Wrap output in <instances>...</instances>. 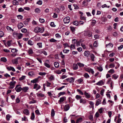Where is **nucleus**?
<instances>
[{
    "label": "nucleus",
    "mask_w": 123,
    "mask_h": 123,
    "mask_svg": "<svg viewBox=\"0 0 123 123\" xmlns=\"http://www.w3.org/2000/svg\"><path fill=\"white\" fill-rule=\"evenodd\" d=\"M84 77L86 78L87 79L90 77L89 75L87 73H85L83 75Z\"/></svg>",
    "instance_id": "33"
},
{
    "label": "nucleus",
    "mask_w": 123,
    "mask_h": 123,
    "mask_svg": "<svg viewBox=\"0 0 123 123\" xmlns=\"http://www.w3.org/2000/svg\"><path fill=\"white\" fill-rule=\"evenodd\" d=\"M66 80L69 82L71 83L73 82L74 81V79L73 77L67 79Z\"/></svg>",
    "instance_id": "6"
},
{
    "label": "nucleus",
    "mask_w": 123,
    "mask_h": 123,
    "mask_svg": "<svg viewBox=\"0 0 123 123\" xmlns=\"http://www.w3.org/2000/svg\"><path fill=\"white\" fill-rule=\"evenodd\" d=\"M73 24L77 26L78 25L79 22L77 21H75L73 23Z\"/></svg>",
    "instance_id": "60"
},
{
    "label": "nucleus",
    "mask_w": 123,
    "mask_h": 123,
    "mask_svg": "<svg viewBox=\"0 0 123 123\" xmlns=\"http://www.w3.org/2000/svg\"><path fill=\"white\" fill-rule=\"evenodd\" d=\"M49 41L51 42H54L56 41V40L54 39V38H52L51 39L49 40Z\"/></svg>",
    "instance_id": "57"
},
{
    "label": "nucleus",
    "mask_w": 123,
    "mask_h": 123,
    "mask_svg": "<svg viewBox=\"0 0 123 123\" xmlns=\"http://www.w3.org/2000/svg\"><path fill=\"white\" fill-rule=\"evenodd\" d=\"M70 107L68 104H67L65 106L64 110L65 111H67L69 109Z\"/></svg>",
    "instance_id": "13"
},
{
    "label": "nucleus",
    "mask_w": 123,
    "mask_h": 123,
    "mask_svg": "<svg viewBox=\"0 0 123 123\" xmlns=\"http://www.w3.org/2000/svg\"><path fill=\"white\" fill-rule=\"evenodd\" d=\"M70 18L69 17L65 18L63 19V21L65 24L68 23L70 21Z\"/></svg>",
    "instance_id": "5"
},
{
    "label": "nucleus",
    "mask_w": 123,
    "mask_h": 123,
    "mask_svg": "<svg viewBox=\"0 0 123 123\" xmlns=\"http://www.w3.org/2000/svg\"><path fill=\"white\" fill-rule=\"evenodd\" d=\"M27 31V29L24 28L22 29L21 30V31L23 33H25Z\"/></svg>",
    "instance_id": "50"
},
{
    "label": "nucleus",
    "mask_w": 123,
    "mask_h": 123,
    "mask_svg": "<svg viewBox=\"0 0 123 123\" xmlns=\"http://www.w3.org/2000/svg\"><path fill=\"white\" fill-rule=\"evenodd\" d=\"M115 66V65L113 63H112L110 64L109 65V68H114Z\"/></svg>",
    "instance_id": "52"
},
{
    "label": "nucleus",
    "mask_w": 123,
    "mask_h": 123,
    "mask_svg": "<svg viewBox=\"0 0 123 123\" xmlns=\"http://www.w3.org/2000/svg\"><path fill=\"white\" fill-rule=\"evenodd\" d=\"M18 51V50L16 49L13 48L11 50V51L12 53L17 52Z\"/></svg>",
    "instance_id": "44"
},
{
    "label": "nucleus",
    "mask_w": 123,
    "mask_h": 123,
    "mask_svg": "<svg viewBox=\"0 0 123 123\" xmlns=\"http://www.w3.org/2000/svg\"><path fill=\"white\" fill-rule=\"evenodd\" d=\"M101 101L100 99H97L96 101L95 105L97 106L99 104H101Z\"/></svg>",
    "instance_id": "11"
},
{
    "label": "nucleus",
    "mask_w": 123,
    "mask_h": 123,
    "mask_svg": "<svg viewBox=\"0 0 123 123\" xmlns=\"http://www.w3.org/2000/svg\"><path fill=\"white\" fill-rule=\"evenodd\" d=\"M55 111L54 109H52L51 111V115L52 117H53L55 115Z\"/></svg>",
    "instance_id": "41"
},
{
    "label": "nucleus",
    "mask_w": 123,
    "mask_h": 123,
    "mask_svg": "<svg viewBox=\"0 0 123 123\" xmlns=\"http://www.w3.org/2000/svg\"><path fill=\"white\" fill-rule=\"evenodd\" d=\"M24 10L23 9L22 7H20L18 9V11L19 12H24Z\"/></svg>",
    "instance_id": "51"
},
{
    "label": "nucleus",
    "mask_w": 123,
    "mask_h": 123,
    "mask_svg": "<svg viewBox=\"0 0 123 123\" xmlns=\"http://www.w3.org/2000/svg\"><path fill=\"white\" fill-rule=\"evenodd\" d=\"M98 44L97 41H95L94 42L93 44V46L94 47H97L98 46Z\"/></svg>",
    "instance_id": "40"
},
{
    "label": "nucleus",
    "mask_w": 123,
    "mask_h": 123,
    "mask_svg": "<svg viewBox=\"0 0 123 123\" xmlns=\"http://www.w3.org/2000/svg\"><path fill=\"white\" fill-rule=\"evenodd\" d=\"M63 45L64 46V47L65 48L67 47H70V46L68 45V44L67 43L63 44Z\"/></svg>",
    "instance_id": "53"
},
{
    "label": "nucleus",
    "mask_w": 123,
    "mask_h": 123,
    "mask_svg": "<svg viewBox=\"0 0 123 123\" xmlns=\"http://www.w3.org/2000/svg\"><path fill=\"white\" fill-rule=\"evenodd\" d=\"M109 46V47H110L112 48L113 47V45L112 43H109L108 44H107L106 45V47H108Z\"/></svg>",
    "instance_id": "35"
},
{
    "label": "nucleus",
    "mask_w": 123,
    "mask_h": 123,
    "mask_svg": "<svg viewBox=\"0 0 123 123\" xmlns=\"http://www.w3.org/2000/svg\"><path fill=\"white\" fill-rule=\"evenodd\" d=\"M43 3L42 1L41 0H39L38 1H37L36 4H38L39 5H41Z\"/></svg>",
    "instance_id": "45"
},
{
    "label": "nucleus",
    "mask_w": 123,
    "mask_h": 123,
    "mask_svg": "<svg viewBox=\"0 0 123 123\" xmlns=\"http://www.w3.org/2000/svg\"><path fill=\"white\" fill-rule=\"evenodd\" d=\"M37 46L38 48L40 49L42 48V43L41 42L37 43Z\"/></svg>",
    "instance_id": "15"
},
{
    "label": "nucleus",
    "mask_w": 123,
    "mask_h": 123,
    "mask_svg": "<svg viewBox=\"0 0 123 123\" xmlns=\"http://www.w3.org/2000/svg\"><path fill=\"white\" fill-rule=\"evenodd\" d=\"M44 31V29L43 28H40L38 27H35L34 29V31L36 33L40 32L42 33Z\"/></svg>",
    "instance_id": "1"
},
{
    "label": "nucleus",
    "mask_w": 123,
    "mask_h": 123,
    "mask_svg": "<svg viewBox=\"0 0 123 123\" xmlns=\"http://www.w3.org/2000/svg\"><path fill=\"white\" fill-rule=\"evenodd\" d=\"M23 25L22 23H20L18 24V27L19 29H20L23 26Z\"/></svg>",
    "instance_id": "10"
},
{
    "label": "nucleus",
    "mask_w": 123,
    "mask_h": 123,
    "mask_svg": "<svg viewBox=\"0 0 123 123\" xmlns=\"http://www.w3.org/2000/svg\"><path fill=\"white\" fill-rule=\"evenodd\" d=\"M65 98H66L65 97H62L58 101V102L61 103L63 102L65 100Z\"/></svg>",
    "instance_id": "12"
},
{
    "label": "nucleus",
    "mask_w": 123,
    "mask_h": 123,
    "mask_svg": "<svg viewBox=\"0 0 123 123\" xmlns=\"http://www.w3.org/2000/svg\"><path fill=\"white\" fill-rule=\"evenodd\" d=\"M77 64L80 67H83L84 65L83 64L79 62L77 63Z\"/></svg>",
    "instance_id": "29"
},
{
    "label": "nucleus",
    "mask_w": 123,
    "mask_h": 123,
    "mask_svg": "<svg viewBox=\"0 0 123 123\" xmlns=\"http://www.w3.org/2000/svg\"><path fill=\"white\" fill-rule=\"evenodd\" d=\"M119 76L117 75L116 74H113L112 76V78L115 80H116L118 78Z\"/></svg>",
    "instance_id": "19"
},
{
    "label": "nucleus",
    "mask_w": 123,
    "mask_h": 123,
    "mask_svg": "<svg viewBox=\"0 0 123 123\" xmlns=\"http://www.w3.org/2000/svg\"><path fill=\"white\" fill-rule=\"evenodd\" d=\"M28 44L31 45H32L34 44L33 42L31 40H29L28 41Z\"/></svg>",
    "instance_id": "37"
},
{
    "label": "nucleus",
    "mask_w": 123,
    "mask_h": 123,
    "mask_svg": "<svg viewBox=\"0 0 123 123\" xmlns=\"http://www.w3.org/2000/svg\"><path fill=\"white\" fill-rule=\"evenodd\" d=\"M78 64H74L73 65V68L74 70H76L78 69V66L77 65Z\"/></svg>",
    "instance_id": "22"
},
{
    "label": "nucleus",
    "mask_w": 123,
    "mask_h": 123,
    "mask_svg": "<svg viewBox=\"0 0 123 123\" xmlns=\"http://www.w3.org/2000/svg\"><path fill=\"white\" fill-rule=\"evenodd\" d=\"M36 103V101L34 100H33L32 101H30L29 102V104H32L33 103Z\"/></svg>",
    "instance_id": "62"
},
{
    "label": "nucleus",
    "mask_w": 123,
    "mask_h": 123,
    "mask_svg": "<svg viewBox=\"0 0 123 123\" xmlns=\"http://www.w3.org/2000/svg\"><path fill=\"white\" fill-rule=\"evenodd\" d=\"M84 35L85 36H88L90 37L92 36V33L89 31H85Z\"/></svg>",
    "instance_id": "3"
},
{
    "label": "nucleus",
    "mask_w": 123,
    "mask_h": 123,
    "mask_svg": "<svg viewBox=\"0 0 123 123\" xmlns=\"http://www.w3.org/2000/svg\"><path fill=\"white\" fill-rule=\"evenodd\" d=\"M35 115L34 112H32L31 113V119L32 120H33L35 118Z\"/></svg>",
    "instance_id": "39"
},
{
    "label": "nucleus",
    "mask_w": 123,
    "mask_h": 123,
    "mask_svg": "<svg viewBox=\"0 0 123 123\" xmlns=\"http://www.w3.org/2000/svg\"><path fill=\"white\" fill-rule=\"evenodd\" d=\"M80 103H82L85 104L86 103V100L83 99H81L80 100Z\"/></svg>",
    "instance_id": "36"
},
{
    "label": "nucleus",
    "mask_w": 123,
    "mask_h": 123,
    "mask_svg": "<svg viewBox=\"0 0 123 123\" xmlns=\"http://www.w3.org/2000/svg\"><path fill=\"white\" fill-rule=\"evenodd\" d=\"M74 6V8L75 9H78L79 8V7L76 4H74L73 5Z\"/></svg>",
    "instance_id": "56"
},
{
    "label": "nucleus",
    "mask_w": 123,
    "mask_h": 123,
    "mask_svg": "<svg viewBox=\"0 0 123 123\" xmlns=\"http://www.w3.org/2000/svg\"><path fill=\"white\" fill-rule=\"evenodd\" d=\"M44 65L48 68H50V65L49 64L47 63L46 62H44Z\"/></svg>",
    "instance_id": "34"
},
{
    "label": "nucleus",
    "mask_w": 123,
    "mask_h": 123,
    "mask_svg": "<svg viewBox=\"0 0 123 123\" xmlns=\"http://www.w3.org/2000/svg\"><path fill=\"white\" fill-rule=\"evenodd\" d=\"M15 89L17 92H19L22 90V88L21 87L20 85H18L16 86Z\"/></svg>",
    "instance_id": "2"
},
{
    "label": "nucleus",
    "mask_w": 123,
    "mask_h": 123,
    "mask_svg": "<svg viewBox=\"0 0 123 123\" xmlns=\"http://www.w3.org/2000/svg\"><path fill=\"white\" fill-rule=\"evenodd\" d=\"M46 73H45L40 72L39 73V74L41 76L45 75H46Z\"/></svg>",
    "instance_id": "59"
},
{
    "label": "nucleus",
    "mask_w": 123,
    "mask_h": 123,
    "mask_svg": "<svg viewBox=\"0 0 123 123\" xmlns=\"http://www.w3.org/2000/svg\"><path fill=\"white\" fill-rule=\"evenodd\" d=\"M28 53L30 55H31L33 53L32 49H30L28 51Z\"/></svg>",
    "instance_id": "14"
},
{
    "label": "nucleus",
    "mask_w": 123,
    "mask_h": 123,
    "mask_svg": "<svg viewBox=\"0 0 123 123\" xmlns=\"http://www.w3.org/2000/svg\"><path fill=\"white\" fill-rule=\"evenodd\" d=\"M11 117V116H10L9 114H7L6 115V119L9 121L10 120V118Z\"/></svg>",
    "instance_id": "46"
},
{
    "label": "nucleus",
    "mask_w": 123,
    "mask_h": 123,
    "mask_svg": "<svg viewBox=\"0 0 123 123\" xmlns=\"http://www.w3.org/2000/svg\"><path fill=\"white\" fill-rule=\"evenodd\" d=\"M28 89V87L27 86H25L22 88V90L24 92H27V91Z\"/></svg>",
    "instance_id": "9"
},
{
    "label": "nucleus",
    "mask_w": 123,
    "mask_h": 123,
    "mask_svg": "<svg viewBox=\"0 0 123 123\" xmlns=\"http://www.w3.org/2000/svg\"><path fill=\"white\" fill-rule=\"evenodd\" d=\"M69 51V50L68 49H65L63 50V52L65 53H67Z\"/></svg>",
    "instance_id": "63"
},
{
    "label": "nucleus",
    "mask_w": 123,
    "mask_h": 123,
    "mask_svg": "<svg viewBox=\"0 0 123 123\" xmlns=\"http://www.w3.org/2000/svg\"><path fill=\"white\" fill-rule=\"evenodd\" d=\"M38 78H36L33 80H31V83H36L38 81Z\"/></svg>",
    "instance_id": "24"
},
{
    "label": "nucleus",
    "mask_w": 123,
    "mask_h": 123,
    "mask_svg": "<svg viewBox=\"0 0 123 123\" xmlns=\"http://www.w3.org/2000/svg\"><path fill=\"white\" fill-rule=\"evenodd\" d=\"M84 94L86 96V97L87 98H89L91 96L90 94L88 93L85 92L84 93Z\"/></svg>",
    "instance_id": "8"
},
{
    "label": "nucleus",
    "mask_w": 123,
    "mask_h": 123,
    "mask_svg": "<svg viewBox=\"0 0 123 123\" xmlns=\"http://www.w3.org/2000/svg\"><path fill=\"white\" fill-rule=\"evenodd\" d=\"M12 42L11 40L8 41L7 42V44L8 46H11V42Z\"/></svg>",
    "instance_id": "54"
},
{
    "label": "nucleus",
    "mask_w": 123,
    "mask_h": 123,
    "mask_svg": "<svg viewBox=\"0 0 123 123\" xmlns=\"http://www.w3.org/2000/svg\"><path fill=\"white\" fill-rule=\"evenodd\" d=\"M40 53H43L45 55H47V53L44 50H42L40 52Z\"/></svg>",
    "instance_id": "55"
},
{
    "label": "nucleus",
    "mask_w": 123,
    "mask_h": 123,
    "mask_svg": "<svg viewBox=\"0 0 123 123\" xmlns=\"http://www.w3.org/2000/svg\"><path fill=\"white\" fill-rule=\"evenodd\" d=\"M84 54L85 56L88 57L90 55V52L89 51H85L84 52Z\"/></svg>",
    "instance_id": "16"
},
{
    "label": "nucleus",
    "mask_w": 123,
    "mask_h": 123,
    "mask_svg": "<svg viewBox=\"0 0 123 123\" xmlns=\"http://www.w3.org/2000/svg\"><path fill=\"white\" fill-rule=\"evenodd\" d=\"M22 34L21 33H18L17 37L18 39H20L22 37Z\"/></svg>",
    "instance_id": "31"
},
{
    "label": "nucleus",
    "mask_w": 123,
    "mask_h": 123,
    "mask_svg": "<svg viewBox=\"0 0 123 123\" xmlns=\"http://www.w3.org/2000/svg\"><path fill=\"white\" fill-rule=\"evenodd\" d=\"M35 12L38 13L40 12V10L38 8H37L35 9Z\"/></svg>",
    "instance_id": "38"
},
{
    "label": "nucleus",
    "mask_w": 123,
    "mask_h": 123,
    "mask_svg": "<svg viewBox=\"0 0 123 123\" xmlns=\"http://www.w3.org/2000/svg\"><path fill=\"white\" fill-rule=\"evenodd\" d=\"M13 5L15 6L18 5L19 3L16 0H14L12 1Z\"/></svg>",
    "instance_id": "20"
},
{
    "label": "nucleus",
    "mask_w": 123,
    "mask_h": 123,
    "mask_svg": "<svg viewBox=\"0 0 123 123\" xmlns=\"http://www.w3.org/2000/svg\"><path fill=\"white\" fill-rule=\"evenodd\" d=\"M109 73H111L112 74L114 73L115 72V71L114 69H111L108 72Z\"/></svg>",
    "instance_id": "49"
},
{
    "label": "nucleus",
    "mask_w": 123,
    "mask_h": 123,
    "mask_svg": "<svg viewBox=\"0 0 123 123\" xmlns=\"http://www.w3.org/2000/svg\"><path fill=\"white\" fill-rule=\"evenodd\" d=\"M80 42L79 41H77L76 42H73V43L74 44H76V46H78L80 45Z\"/></svg>",
    "instance_id": "17"
},
{
    "label": "nucleus",
    "mask_w": 123,
    "mask_h": 123,
    "mask_svg": "<svg viewBox=\"0 0 123 123\" xmlns=\"http://www.w3.org/2000/svg\"><path fill=\"white\" fill-rule=\"evenodd\" d=\"M30 20V18H27L26 20L25 21H24V23L25 25H27L28 24V22Z\"/></svg>",
    "instance_id": "18"
},
{
    "label": "nucleus",
    "mask_w": 123,
    "mask_h": 123,
    "mask_svg": "<svg viewBox=\"0 0 123 123\" xmlns=\"http://www.w3.org/2000/svg\"><path fill=\"white\" fill-rule=\"evenodd\" d=\"M83 79L82 78H81L77 80L76 81L78 82L80 84L83 81Z\"/></svg>",
    "instance_id": "32"
},
{
    "label": "nucleus",
    "mask_w": 123,
    "mask_h": 123,
    "mask_svg": "<svg viewBox=\"0 0 123 123\" xmlns=\"http://www.w3.org/2000/svg\"><path fill=\"white\" fill-rule=\"evenodd\" d=\"M77 92H78L81 95H83L84 94V93L83 92H82L79 89H77Z\"/></svg>",
    "instance_id": "48"
},
{
    "label": "nucleus",
    "mask_w": 123,
    "mask_h": 123,
    "mask_svg": "<svg viewBox=\"0 0 123 123\" xmlns=\"http://www.w3.org/2000/svg\"><path fill=\"white\" fill-rule=\"evenodd\" d=\"M6 28L9 31H10L11 30L13 31V30L10 27H9V26H7L6 27Z\"/></svg>",
    "instance_id": "61"
},
{
    "label": "nucleus",
    "mask_w": 123,
    "mask_h": 123,
    "mask_svg": "<svg viewBox=\"0 0 123 123\" xmlns=\"http://www.w3.org/2000/svg\"><path fill=\"white\" fill-rule=\"evenodd\" d=\"M70 29L73 33L75 31V28L71 26L70 27Z\"/></svg>",
    "instance_id": "43"
},
{
    "label": "nucleus",
    "mask_w": 123,
    "mask_h": 123,
    "mask_svg": "<svg viewBox=\"0 0 123 123\" xmlns=\"http://www.w3.org/2000/svg\"><path fill=\"white\" fill-rule=\"evenodd\" d=\"M23 113L27 116H28L29 114V110L27 109H25L23 111Z\"/></svg>",
    "instance_id": "7"
},
{
    "label": "nucleus",
    "mask_w": 123,
    "mask_h": 123,
    "mask_svg": "<svg viewBox=\"0 0 123 123\" xmlns=\"http://www.w3.org/2000/svg\"><path fill=\"white\" fill-rule=\"evenodd\" d=\"M103 84V81L102 80H100L97 83H96V84L98 85H101Z\"/></svg>",
    "instance_id": "23"
},
{
    "label": "nucleus",
    "mask_w": 123,
    "mask_h": 123,
    "mask_svg": "<svg viewBox=\"0 0 123 123\" xmlns=\"http://www.w3.org/2000/svg\"><path fill=\"white\" fill-rule=\"evenodd\" d=\"M16 83V82L14 81L13 82L11 81L10 83V86L9 87V88L10 89H12L15 87V85Z\"/></svg>",
    "instance_id": "4"
},
{
    "label": "nucleus",
    "mask_w": 123,
    "mask_h": 123,
    "mask_svg": "<svg viewBox=\"0 0 123 123\" xmlns=\"http://www.w3.org/2000/svg\"><path fill=\"white\" fill-rule=\"evenodd\" d=\"M12 63L14 64H17L18 63V59H13L12 60Z\"/></svg>",
    "instance_id": "21"
},
{
    "label": "nucleus",
    "mask_w": 123,
    "mask_h": 123,
    "mask_svg": "<svg viewBox=\"0 0 123 123\" xmlns=\"http://www.w3.org/2000/svg\"><path fill=\"white\" fill-rule=\"evenodd\" d=\"M97 68L100 72H101L103 70L102 67L100 65L99 67H97Z\"/></svg>",
    "instance_id": "42"
},
{
    "label": "nucleus",
    "mask_w": 123,
    "mask_h": 123,
    "mask_svg": "<svg viewBox=\"0 0 123 123\" xmlns=\"http://www.w3.org/2000/svg\"><path fill=\"white\" fill-rule=\"evenodd\" d=\"M55 73L58 74H59L61 73V71L59 70H57L55 71Z\"/></svg>",
    "instance_id": "64"
},
{
    "label": "nucleus",
    "mask_w": 123,
    "mask_h": 123,
    "mask_svg": "<svg viewBox=\"0 0 123 123\" xmlns=\"http://www.w3.org/2000/svg\"><path fill=\"white\" fill-rule=\"evenodd\" d=\"M81 98V97L80 95H77L75 96L76 98L78 100Z\"/></svg>",
    "instance_id": "47"
},
{
    "label": "nucleus",
    "mask_w": 123,
    "mask_h": 123,
    "mask_svg": "<svg viewBox=\"0 0 123 123\" xmlns=\"http://www.w3.org/2000/svg\"><path fill=\"white\" fill-rule=\"evenodd\" d=\"M37 97H43L44 96V95L42 93H37Z\"/></svg>",
    "instance_id": "26"
},
{
    "label": "nucleus",
    "mask_w": 123,
    "mask_h": 123,
    "mask_svg": "<svg viewBox=\"0 0 123 123\" xmlns=\"http://www.w3.org/2000/svg\"><path fill=\"white\" fill-rule=\"evenodd\" d=\"M0 61L4 62H6L7 61V59L6 58L3 57L1 58Z\"/></svg>",
    "instance_id": "28"
},
{
    "label": "nucleus",
    "mask_w": 123,
    "mask_h": 123,
    "mask_svg": "<svg viewBox=\"0 0 123 123\" xmlns=\"http://www.w3.org/2000/svg\"><path fill=\"white\" fill-rule=\"evenodd\" d=\"M46 84L47 86L48 87H49L51 84V83L48 81H46Z\"/></svg>",
    "instance_id": "58"
},
{
    "label": "nucleus",
    "mask_w": 123,
    "mask_h": 123,
    "mask_svg": "<svg viewBox=\"0 0 123 123\" xmlns=\"http://www.w3.org/2000/svg\"><path fill=\"white\" fill-rule=\"evenodd\" d=\"M82 120V118L81 117H80L78 118L77 120L76 123H79V122H81Z\"/></svg>",
    "instance_id": "27"
},
{
    "label": "nucleus",
    "mask_w": 123,
    "mask_h": 123,
    "mask_svg": "<svg viewBox=\"0 0 123 123\" xmlns=\"http://www.w3.org/2000/svg\"><path fill=\"white\" fill-rule=\"evenodd\" d=\"M90 56L91 57V58L92 61H94V58L95 57L94 55L92 54H91L90 55Z\"/></svg>",
    "instance_id": "25"
},
{
    "label": "nucleus",
    "mask_w": 123,
    "mask_h": 123,
    "mask_svg": "<svg viewBox=\"0 0 123 123\" xmlns=\"http://www.w3.org/2000/svg\"><path fill=\"white\" fill-rule=\"evenodd\" d=\"M54 64L55 67L56 68H58L59 67V64L57 62H55L54 63Z\"/></svg>",
    "instance_id": "30"
}]
</instances>
